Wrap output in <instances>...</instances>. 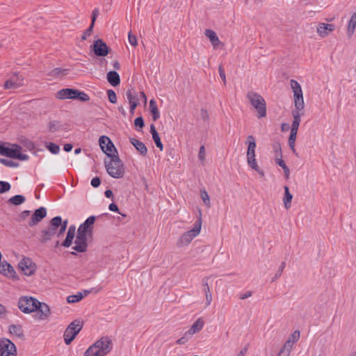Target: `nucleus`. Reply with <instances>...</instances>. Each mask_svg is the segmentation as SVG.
I'll use <instances>...</instances> for the list:
<instances>
[{"instance_id":"nucleus-61","label":"nucleus","mask_w":356,"mask_h":356,"mask_svg":"<svg viewBox=\"0 0 356 356\" xmlns=\"http://www.w3.org/2000/svg\"><path fill=\"white\" fill-rule=\"evenodd\" d=\"M250 167L257 171L261 177L264 176V171L259 168L257 164L256 167H254V165H250Z\"/></svg>"},{"instance_id":"nucleus-11","label":"nucleus","mask_w":356,"mask_h":356,"mask_svg":"<svg viewBox=\"0 0 356 356\" xmlns=\"http://www.w3.org/2000/svg\"><path fill=\"white\" fill-rule=\"evenodd\" d=\"M0 353L1 356H17V349L15 345L8 339L0 340Z\"/></svg>"},{"instance_id":"nucleus-5","label":"nucleus","mask_w":356,"mask_h":356,"mask_svg":"<svg viewBox=\"0 0 356 356\" xmlns=\"http://www.w3.org/2000/svg\"><path fill=\"white\" fill-rule=\"evenodd\" d=\"M22 147L18 145H11V147H5L0 145V154L12 159H17L21 161H26L29 156L22 153Z\"/></svg>"},{"instance_id":"nucleus-14","label":"nucleus","mask_w":356,"mask_h":356,"mask_svg":"<svg viewBox=\"0 0 356 356\" xmlns=\"http://www.w3.org/2000/svg\"><path fill=\"white\" fill-rule=\"evenodd\" d=\"M99 145L102 151L108 156H112L113 152H117L116 149L110 138L106 136H102L99 140Z\"/></svg>"},{"instance_id":"nucleus-9","label":"nucleus","mask_w":356,"mask_h":356,"mask_svg":"<svg viewBox=\"0 0 356 356\" xmlns=\"http://www.w3.org/2000/svg\"><path fill=\"white\" fill-rule=\"evenodd\" d=\"M82 329V323L79 321H74L65 329L63 338L65 344L69 345L74 339L77 334Z\"/></svg>"},{"instance_id":"nucleus-18","label":"nucleus","mask_w":356,"mask_h":356,"mask_svg":"<svg viewBox=\"0 0 356 356\" xmlns=\"http://www.w3.org/2000/svg\"><path fill=\"white\" fill-rule=\"evenodd\" d=\"M93 51L98 56H106L108 54V47L102 40H97L93 44Z\"/></svg>"},{"instance_id":"nucleus-43","label":"nucleus","mask_w":356,"mask_h":356,"mask_svg":"<svg viewBox=\"0 0 356 356\" xmlns=\"http://www.w3.org/2000/svg\"><path fill=\"white\" fill-rule=\"evenodd\" d=\"M48 127H49V129L51 132H54L59 129L60 125L59 122L57 121H51V122H49Z\"/></svg>"},{"instance_id":"nucleus-62","label":"nucleus","mask_w":356,"mask_h":356,"mask_svg":"<svg viewBox=\"0 0 356 356\" xmlns=\"http://www.w3.org/2000/svg\"><path fill=\"white\" fill-rule=\"evenodd\" d=\"M300 123L292 122L291 131L298 132Z\"/></svg>"},{"instance_id":"nucleus-12","label":"nucleus","mask_w":356,"mask_h":356,"mask_svg":"<svg viewBox=\"0 0 356 356\" xmlns=\"http://www.w3.org/2000/svg\"><path fill=\"white\" fill-rule=\"evenodd\" d=\"M18 268L21 272L26 275L31 276L36 270L35 264L29 258L24 257L18 264Z\"/></svg>"},{"instance_id":"nucleus-3","label":"nucleus","mask_w":356,"mask_h":356,"mask_svg":"<svg viewBox=\"0 0 356 356\" xmlns=\"http://www.w3.org/2000/svg\"><path fill=\"white\" fill-rule=\"evenodd\" d=\"M247 98L251 105L257 112V118H261L266 115V106L265 99L258 93L249 92Z\"/></svg>"},{"instance_id":"nucleus-27","label":"nucleus","mask_w":356,"mask_h":356,"mask_svg":"<svg viewBox=\"0 0 356 356\" xmlns=\"http://www.w3.org/2000/svg\"><path fill=\"white\" fill-rule=\"evenodd\" d=\"M204 321L202 318H198L191 327V328L187 331L188 334H190L191 337L199 332L204 326Z\"/></svg>"},{"instance_id":"nucleus-37","label":"nucleus","mask_w":356,"mask_h":356,"mask_svg":"<svg viewBox=\"0 0 356 356\" xmlns=\"http://www.w3.org/2000/svg\"><path fill=\"white\" fill-rule=\"evenodd\" d=\"M297 133L298 132L291 131L290 136L289 138V145L291 149L292 150V152L294 154H296V155H297V154H296V151L295 149V143H296V140Z\"/></svg>"},{"instance_id":"nucleus-35","label":"nucleus","mask_w":356,"mask_h":356,"mask_svg":"<svg viewBox=\"0 0 356 356\" xmlns=\"http://www.w3.org/2000/svg\"><path fill=\"white\" fill-rule=\"evenodd\" d=\"M300 332L298 330L294 331L291 336L289 337V339L285 342L284 346H286L288 343L290 347V351L292 348L293 343L297 342L298 339H300Z\"/></svg>"},{"instance_id":"nucleus-34","label":"nucleus","mask_w":356,"mask_h":356,"mask_svg":"<svg viewBox=\"0 0 356 356\" xmlns=\"http://www.w3.org/2000/svg\"><path fill=\"white\" fill-rule=\"evenodd\" d=\"M26 200V198L24 196L22 195H16L13 197H11L8 200V203L13 205L18 206L22 204H23Z\"/></svg>"},{"instance_id":"nucleus-23","label":"nucleus","mask_w":356,"mask_h":356,"mask_svg":"<svg viewBox=\"0 0 356 356\" xmlns=\"http://www.w3.org/2000/svg\"><path fill=\"white\" fill-rule=\"evenodd\" d=\"M76 232V227L74 225H71L68 228L67 236L65 240L62 243V245L65 248L70 247L73 241V239L74 238Z\"/></svg>"},{"instance_id":"nucleus-31","label":"nucleus","mask_w":356,"mask_h":356,"mask_svg":"<svg viewBox=\"0 0 356 356\" xmlns=\"http://www.w3.org/2000/svg\"><path fill=\"white\" fill-rule=\"evenodd\" d=\"M290 86L293 93V97L302 95V90L300 84L294 79H291Z\"/></svg>"},{"instance_id":"nucleus-55","label":"nucleus","mask_w":356,"mask_h":356,"mask_svg":"<svg viewBox=\"0 0 356 356\" xmlns=\"http://www.w3.org/2000/svg\"><path fill=\"white\" fill-rule=\"evenodd\" d=\"M66 71V70H62L60 68H55L52 72L51 74L54 76H59L60 74H64V72Z\"/></svg>"},{"instance_id":"nucleus-41","label":"nucleus","mask_w":356,"mask_h":356,"mask_svg":"<svg viewBox=\"0 0 356 356\" xmlns=\"http://www.w3.org/2000/svg\"><path fill=\"white\" fill-rule=\"evenodd\" d=\"M11 186L10 183L4 181H0V193H6L10 191Z\"/></svg>"},{"instance_id":"nucleus-59","label":"nucleus","mask_w":356,"mask_h":356,"mask_svg":"<svg viewBox=\"0 0 356 356\" xmlns=\"http://www.w3.org/2000/svg\"><path fill=\"white\" fill-rule=\"evenodd\" d=\"M276 163L278 164L282 169H284L285 167H287L284 161L282 158L277 157Z\"/></svg>"},{"instance_id":"nucleus-53","label":"nucleus","mask_w":356,"mask_h":356,"mask_svg":"<svg viewBox=\"0 0 356 356\" xmlns=\"http://www.w3.org/2000/svg\"><path fill=\"white\" fill-rule=\"evenodd\" d=\"M218 71H219V74H220V78L222 79L224 84H225L226 83V75H225V73L224 72V70H223V67H222V65L219 66Z\"/></svg>"},{"instance_id":"nucleus-50","label":"nucleus","mask_w":356,"mask_h":356,"mask_svg":"<svg viewBox=\"0 0 356 356\" xmlns=\"http://www.w3.org/2000/svg\"><path fill=\"white\" fill-rule=\"evenodd\" d=\"M93 26L94 24H91L89 28L83 33V35L81 36V39L83 40H86L88 37H89L91 35L93 31Z\"/></svg>"},{"instance_id":"nucleus-60","label":"nucleus","mask_w":356,"mask_h":356,"mask_svg":"<svg viewBox=\"0 0 356 356\" xmlns=\"http://www.w3.org/2000/svg\"><path fill=\"white\" fill-rule=\"evenodd\" d=\"M252 292L250 291H246L244 293L241 294L239 298L241 300H245V299L248 298L250 296H252Z\"/></svg>"},{"instance_id":"nucleus-21","label":"nucleus","mask_w":356,"mask_h":356,"mask_svg":"<svg viewBox=\"0 0 356 356\" xmlns=\"http://www.w3.org/2000/svg\"><path fill=\"white\" fill-rule=\"evenodd\" d=\"M0 273L8 277L15 278L16 277V272L13 267L5 261H0Z\"/></svg>"},{"instance_id":"nucleus-2","label":"nucleus","mask_w":356,"mask_h":356,"mask_svg":"<svg viewBox=\"0 0 356 356\" xmlns=\"http://www.w3.org/2000/svg\"><path fill=\"white\" fill-rule=\"evenodd\" d=\"M109 161H105L107 172L114 178H121L124 175V165L118 156L113 154Z\"/></svg>"},{"instance_id":"nucleus-40","label":"nucleus","mask_w":356,"mask_h":356,"mask_svg":"<svg viewBox=\"0 0 356 356\" xmlns=\"http://www.w3.org/2000/svg\"><path fill=\"white\" fill-rule=\"evenodd\" d=\"M290 347L289 343L286 346H283L277 356H289Z\"/></svg>"},{"instance_id":"nucleus-22","label":"nucleus","mask_w":356,"mask_h":356,"mask_svg":"<svg viewBox=\"0 0 356 356\" xmlns=\"http://www.w3.org/2000/svg\"><path fill=\"white\" fill-rule=\"evenodd\" d=\"M130 143L134 146L137 151L142 155L146 156L147 154V148L146 145L139 140L131 138Z\"/></svg>"},{"instance_id":"nucleus-4","label":"nucleus","mask_w":356,"mask_h":356,"mask_svg":"<svg viewBox=\"0 0 356 356\" xmlns=\"http://www.w3.org/2000/svg\"><path fill=\"white\" fill-rule=\"evenodd\" d=\"M56 97L59 99H78L81 102H87L90 99L88 94L73 88H64L58 90Z\"/></svg>"},{"instance_id":"nucleus-58","label":"nucleus","mask_w":356,"mask_h":356,"mask_svg":"<svg viewBox=\"0 0 356 356\" xmlns=\"http://www.w3.org/2000/svg\"><path fill=\"white\" fill-rule=\"evenodd\" d=\"M200 116L202 119L204 121L207 120L209 119V114L205 109H201L200 111Z\"/></svg>"},{"instance_id":"nucleus-20","label":"nucleus","mask_w":356,"mask_h":356,"mask_svg":"<svg viewBox=\"0 0 356 356\" xmlns=\"http://www.w3.org/2000/svg\"><path fill=\"white\" fill-rule=\"evenodd\" d=\"M37 312L38 318L39 320H45L50 315V309L49 306L40 302V304H37V309L35 310Z\"/></svg>"},{"instance_id":"nucleus-7","label":"nucleus","mask_w":356,"mask_h":356,"mask_svg":"<svg viewBox=\"0 0 356 356\" xmlns=\"http://www.w3.org/2000/svg\"><path fill=\"white\" fill-rule=\"evenodd\" d=\"M37 304H40V301H38L35 298L31 296H22L19 298L18 300V307L21 312L25 314H30L37 309Z\"/></svg>"},{"instance_id":"nucleus-10","label":"nucleus","mask_w":356,"mask_h":356,"mask_svg":"<svg viewBox=\"0 0 356 356\" xmlns=\"http://www.w3.org/2000/svg\"><path fill=\"white\" fill-rule=\"evenodd\" d=\"M245 143L248 145L247 149V163L248 165H254L257 166V161L255 159L256 141L253 136L250 135L247 137Z\"/></svg>"},{"instance_id":"nucleus-24","label":"nucleus","mask_w":356,"mask_h":356,"mask_svg":"<svg viewBox=\"0 0 356 356\" xmlns=\"http://www.w3.org/2000/svg\"><path fill=\"white\" fill-rule=\"evenodd\" d=\"M57 233L58 231L49 225L47 229L42 231L40 241L42 243H46L47 241L51 240L53 236L56 234L57 235Z\"/></svg>"},{"instance_id":"nucleus-63","label":"nucleus","mask_w":356,"mask_h":356,"mask_svg":"<svg viewBox=\"0 0 356 356\" xmlns=\"http://www.w3.org/2000/svg\"><path fill=\"white\" fill-rule=\"evenodd\" d=\"M99 11L97 9H95L91 16V22H95Z\"/></svg>"},{"instance_id":"nucleus-13","label":"nucleus","mask_w":356,"mask_h":356,"mask_svg":"<svg viewBox=\"0 0 356 356\" xmlns=\"http://www.w3.org/2000/svg\"><path fill=\"white\" fill-rule=\"evenodd\" d=\"M95 221V217L94 216H91L88 217L84 222L80 225L78 228L77 233L79 234H83L88 237L90 236L92 234L93 230V225Z\"/></svg>"},{"instance_id":"nucleus-46","label":"nucleus","mask_w":356,"mask_h":356,"mask_svg":"<svg viewBox=\"0 0 356 356\" xmlns=\"http://www.w3.org/2000/svg\"><path fill=\"white\" fill-rule=\"evenodd\" d=\"M128 40L129 42L131 45L136 47L138 44L137 39L135 35L132 33V32L130 31L128 34Z\"/></svg>"},{"instance_id":"nucleus-57","label":"nucleus","mask_w":356,"mask_h":356,"mask_svg":"<svg viewBox=\"0 0 356 356\" xmlns=\"http://www.w3.org/2000/svg\"><path fill=\"white\" fill-rule=\"evenodd\" d=\"M101 184V181H100V179L97 177L93 178L92 180H91V185L95 187V188H97Z\"/></svg>"},{"instance_id":"nucleus-64","label":"nucleus","mask_w":356,"mask_h":356,"mask_svg":"<svg viewBox=\"0 0 356 356\" xmlns=\"http://www.w3.org/2000/svg\"><path fill=\"white\" fill-rule=\"evenodd\" d=\"M108 209L109 210H111V211H115V212H118V206L114 204V203H111L109 207H108Z\"/></svg>"},{"instance_id":"nucleus-45","label":"nucleus","mask_w":356,"mask_h":356,"mask_svg":"<svg viewBox=\"0 0 356 356\" xmlns=\"http://www.w3.org/2000/svg\"><path fill=\"white\" fill-rule=\"evenodd\" d=\"M191 337V336L190 334H188V332L186 331L184 333V336L177 341V343L179 345L185 344Z\"/></svg>"},{"instance_id":"nucleus-42","label":"nucleus","mask_w":356,"mask_h":356,"mask_svg":"<svg viewBox=\"0 0 356 356\" xmlns=\"http://www.w3.org/2000/svg\"><path fill=\"white\" fill-rule=\"evenodd\" d=\"M200 195L202 201L207 206H209L210 204V199L207 192L205 190H202L200 191Z\"/></svg>"},{"instance_id":"nucleus-17","label":"nucleus","mask_w":356,"mask_h":356,"mask_svg":"<svg viewBox=\"0 0 356 356\" xmlns=\"http://www.w3.org/2000/svg\"><path fill=\"white\" fill-rule=\"evenodd\" d=\"M47 216V209L41 207L33 213L29 222V226L33 227L40 222Z\"/></svg>"},{"instance_id":"nucleus-16","label":"nucleus","mask_w":356,"mask_h":356,"mask_svg":"<svg viewBox=\"0 0 356 356\" xmlns=\"http://www.w3.org/2000/svg\"><path fill=\"white\" fill-rule=\"evenodd\" d=\"M88 236H84L83 234H79L77 233L75 241H74V246L73 247V249L79 252H84L87 250L88 247Z\"/></svg>"},{"instance_id":"nucleus-8","label":"nucleus","mask_w":356,"mask_h":356,"mask_svg":"<svg viewBox=\"0 0 356 356\" xmlns=\"http://www.w3.org/2000/svg\"><path fill=\"white\" fill-rule=\"evenodd\" d=\"M126 97L130 105V112L134 113L137 106L139 104L140 97L143 99L144 102L146 103L147 97L143 92H138L134 88H129L126 91Z\"/></svg>"},{"instance_id":"nucleus-51","label":"nucleus","mask_w":356,"mask_h":356,"mask_svg":"<svg viewBox=\"0 0 356 356\" xmlns=\"http://www.w3.org/2000/svg\"><path fill=\"white\" fill-rule=\"evenodd\" d=\"M355 27H356V24H348V26L347 28V32H348V35L349 38H350L352 36V35L354 33Z\"/></svg>"},{"instance_id":"nucleus-44","label":"nucleus","mask_w":356,"mask_h":356,"mask_svg":"<svg viewBox=\"0 0 356 356\" xmlns=\"http://www.w3.org/2000/svg\"><path fill=\"white\" fill-rule=\"evenodd\" d=\"M107 95L108 100L111 103L115 104L117 102V96L113 90H108L107 91Z\"/></svg>"},{"instance_id":"nucleus-36","label":"nucleus","mask_w":356,"mask_h":356,"mask_svg":"<svg viewBox=\"0 0 356 356\" xmlns=\"http://www.w3.org/2000/svg\"><path fill=\"white\" fill-rule=\"evenodd\" d=\"M294 106L298 110H303L305 108V102L303 99V95L293 97Z\"/></svg>"},{"instance_id":"nucleus-54","label":"nucleus","mask_w":356,"mask_h":356,"mask_svg":"<svg viewBox=\"0 0 356 356\" xmlns=\"http://www.w3.org/2000/svg\"><path fill=\"white\" fill-rule=\"evenodd\" d=\"M303 110H298V108H296L292 110L291 114L293 118H301L302 115V111Z\"/></svg>"},{"instance_id":"nucleus-33","label":"nucleus","mask_w":356,"mask_h":356,"mask_svg":"<svg viewBox=\"0 0 356 356\" xmlns=\"http://www.w3.org/2000/svg\"><path fill=\"white\" fill-rule=\"evenodd\" d=\"M9 332L10 334L17 336V337H22L24 336V331L19 325H11L9 326Z\"/></svg>"},{"instance_id":"nucleus-6","label":"nucleus","mask_w":356,"mask_h":356,"mask_svg":"<svg viewBox=\"0 0 356 356\" xmlns=\"http://www.w3.org/2000/svg\"><path fill=\"white\" fill-rule=\"evenodd\" d=\"M201 218H200L195 223L194 227L192 229L188 230V232H184L179 238L177 245L179 247H182L184 245H186L190 243L192 240L196 237L201 231Z\"/></svg>"},{"instance_id":"nucleus-15","label":"nucleus","mask_w":356,"mask_h":356,"mask_svg":"<svg viewBox=\"0 0 356 356\" xmlns=\"http://www.w3.org/2000/svg\"><path fill=\"white\" fill-rule=\"evenodd\" d=\"M49 225L58 231L57 236L60 237L66 230L67 220L62 222L60 216H56L51 220Z\"/></svg>"},{"instance_id":"nucleus-29","label":"nucleus","mask_w":356,"mask_h":356,"mask_svg":"<svg viewBox=\"0 0 356 356\" xmlns=\"http://www.w3.org/2000/svg\"><path fill=\"white\" fill-rule=\"evenodd\" d=\"M150 133L152 134V138L158 148L160 149V150H163V146L161 141V138L159 137V135L158 132L156 130L154 124H152L150 126Z\"/></svg>"},{"instance_id":"nucleus-38","label":"nucleus","mask_w":356,"mask_h":356,"mask_svg":"<svg viewBox=\"0 0 356 356\" xmlns=\"http://www.w3.org/2000/svg\"><path fill=\"white\" fill-rule=\"evenodd\" d=\"M45 146L47 149L54 154H57L60 152V147L55 143H47Z\"/></svg>"},{"instance_id":"nucleus-1","label":"nucleus","mask_w":356,"mask_h":356,"mask_svg":"<svg viewBox=\"0 0 356 356\" xmlns=\"http://www.w3.org/2000/svg\"><path fill=\"white\" fill-rule=\"evenodd\" d=\"M112 348L111 339L108 337H102L85 351L84 356H106Z\"/></svg>"},{"instance_id":"nucleus-56","label":"nucleus","mask_w":356,"mask_h":356,"mask_svg":"<svg viewBox=\"0 0 356 356\" xmlns=\"http://www.w3.org/2000/svg\"><path fill=\"white\" fill-rule=\"evenodd\" d=\"M205 299H206V305L209 306L211 305L212 301V294L211 291H208L207 294H205Z\"/></svg>"},{"instance_id":"nucleus-47","label":"nucleus","mask_w":356,"mask_h":356,"mask_svg":"<svg viewBox=\"0 0 356 356\" xmlns=\"http://www.w3.org/2000/svg\"><path fill=\"white\" fill-rule=\"evenodd\" d=\"M286 266V263L285 261H283L282 262L277 272L276 273L275 277L272 279V282H274L275 280H276L278 277H280L281 276V275L282 274V272Z\"/></svg>"},{"instance_id":"nucleus-52","label":"nucleus","mask_w":356,"mask_h":356,"mask_svg":"<svg viewBox=\"0 0 356 356\" xmlns=\"http://www.w3.org/2000/svg\"><path fill=\"white\" fill-rule=\"evenodd\" d=\"M134 124L136 127H139L140 128H143L144 126V120L142 117H138L134 120Z\"/></svg>"},{"instance_id":"nucleus-30","label":"nucleus","mask_w":356,"mask_h":356,"mask_svg":"<svg viewBox=\"0 0 356 356\" xmlns=\"http://www.w3.org/2000/svg\"><path fill=\"white\" fill-rule=\"evenodd\" d=\"M149 111L152 116V120L156 121L160 118V113L154 99L149 101Z\"/></svg>"},{"instance_id":"nucleus-25","label":"nucleus","mask_w":356,"mask_h":356,"mask_svg":"<svg viewBox=\"0 0 356 356\" xmlns=\"http://www.w3.org/2000/svg\"><path fill=\"white\" fill-rule=\"evenodd\" d=\"M334 29V24H320V26L317 27V32L321 37H325Z\"/></svg>"},{"instance_id":"nucleus-48","label":"nucleus","mask_w":356,"mask_h":356,"mask_svg":"<svg viewBox=\"0 0 356 356\" xmlns=\"http://www.w3.org/2000/svg\"><path fill=\"white\" fill-rule=\"evenodd\" d=\"M206 158V152L204 146L202 145L200 147L199 153H198V159L203 163L204 162Z\"/></svg>"},{"instance_id":"nucleus-39","label":"nucleus","mask_w":356,"mask_h":356,"mask_svg":"<svg viewBox=\"0 0 356 356\" xmlns=\"http://www.w3.org/2000/svg\"><path fill=\"white\" fill-rule=\"evenodd\" d=\"M83 298V296L81 293H77L75 295L69 296L67 298V301L69 303H75L82 300Z\"/></svg>"},{"instance_id":"nucleus-28","label":"nucleus","mask_w":356,"mask_h":356,"mask_svg":"<svg viewBox=\"0 0 356 356\" xmlns=\"http://www.w3.org/2000/svg\"><path fill=\"white\" fill-rule=\"evenodd\" d=\"M107 81L113 86L115 87L120 83V78L115 71H110L107 74Z\"/></svg>"},{"instance_id":"nucleus-32","label":"nucleus","mask_w":356,"mask_h":356,"mask_svg":"<svg viewBox=\"0 0 356 356\" xmlns=\"http://www.w3.org/2000/svg\"><path fill=\"white\" fill-rule=\"evenodd\" d=\"M284 188V197L283 198V202L284 207L288 209L291 206V200L293 198V195L289 192V188L288 186H285Z\"/></svg>"},{"instance_id":"nucleus-49","label":"nucleus","mask_w":356,"mask_h":356,"mask_svg":"<svg viewBox=\"0 0 356 356\" xmlns=\"http://www.w3.org/2000/svg\"><path fill=\"white\" fill-rule=\"evenodd\" d=\"M0 162L5 165L6 166H8V167H11V168H15V167H17L18 166V163L13 161H8V160H6V159H1L0 160Z\"/></svg>"},{"instance_id":"nucleus-19","label":"nucleus","mask_w":356,"mask_h":356,"mask_svg":"<svg viewBox=\"0 0 356 356\" xmlns=\"http://www.w3.org/2000/svg\"><path fill=\"white\" fill-rule=\"evenodd\" d=\"M22 84L23 79L18 74H15L5 82L4 88L15 89L22 86Z\"/></svg>"},{"instance_id":"nucleus-26","label":"nucleus","mask_w":356,"mask_h":356,"mask_svg":"<svg viewBox=\"0 0 356 356\" xmlns=\"http://www.w3.org/2000/svg\"><path fill=\"white\" fill-rule=\"evenodd\" d=\"M205 35L209 39L214 49H216L220 44V41L216 33L210 29H206Z\"/></svg>"}]
</instances>
